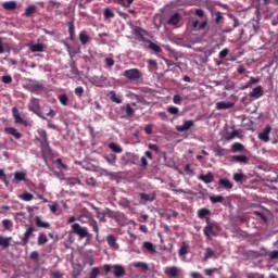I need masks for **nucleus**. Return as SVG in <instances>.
<instances>
[{
  "instance_id": "nucleus-34",
  "label": "nucleus",
  "mask_w": 278,
  "mask_h": 278,
  "mask_svg": "<svg viewBox=\"0 0 278 278\" xmlns=\"http://www.w3.org/2000/svg\"><path fill=\"white\" fill-rule=\"evenodd\" d=\"M27 174L23 173V172H15L14 173V182L18 184L21 181H25V177Z\"/></svg>"
},
{
  "instance_id": "nucleus-9",
  "label": "nucleus",
  "mask_w": 278,
  "mask_h": 278,
  "mask_svg": "<svg viewBox=\"0 0 278 278\" xmlns=\"http://www.w3.org/2000/svg\"><path fill=\"white\" fill-rule=\"evenodd\" d=\"M27 89L29 90V92H42L45 87L42 86V84H39L37 80H30L27 84Z\"/></svg>"
},
{
  "instance_id": "nucleus-33",
  "label": "nucleus",
  "mask_w": 278,
  "mask_h": 278,
  "mask_svg": "<svg viewBox=\"0 0 278 278\" xmlns=\"http://www.w3.org/2000/svg\"><path fill=\"white\" fill-rule=\"evenodd\" d=\"M103 159L105 160V162H108V164H110L111 166H114V164H116V154L114 153H110L108 155H104Z\"/></svg>"
},
{
  "instance_id": "nucleus-20",
  "label": "nucleus",
  "mask_w": 278,
  "mask_h": 278,
  "mask_svg": "<svg viewBox=\"0 0 278 278\" xmlns=\"http://www.w3.org/2000/svg\"><path fill=\"white\" fill-rule=\"evenodd\" d=\"M35 225L40 229H49V227H51V224H49V222H42V217L40 216L35 217Z\"/></svg>"
},
{
  "instance_id": "nucleus-27",
  "label": "nucleus",
  "mask_w": 278,
  "mask_h": 278,
  "mask_svg": "<svg viewBox=\"0 0 278 278\" xmlns=\"http://www.w3.org/2000/svg\"><path fill=\"white\" fill-rule=\"evenodd\" d=\"M181 21V15L178 12L172 14L167 21L168 25H177Z\"/></svg>"
},
{
  "instance_id": "nucleus-6",
  "label": "nucleus",
  "mask_w": 278,
  "mask_h": 278,
  "mask_svg": "<svg viewBox=\"0 0 278 278\" xmlns=\"http://www.w3.org/2000/svg\"><path fill=\"white\" fill-rule=\"evenodd\" d=\"M34 231H38V229H36V227L34 226H29L26 231L23 235V238L21 239V242L23 245L28 244L29 243V239L34 238Z\"/></svg>"
},
{
  "instance_id": "nucleus-51",
  "label": "nucleus",
  "mask_w": 278,
  "mask_h": 278,
  "mask_svg": "<svg viewBox=\"0 0 278 278\" xmlns=\"http://www.w3.org/2000/svg\"><path fill=\"white\" fill-rule=\"evenodd\" d=\"M103 16L105 20L114 18V12L110 8L104 9Z\"/></svg>"
},
{
  "instance_id": "nucleus-15",
  "label": "nucleus",
  "mask_w": 278,
  "mask_h": 278,
  "mask_svg": "<svg viewBox=\"0 0 278 278\" xmlns=\"http://www.w3.org/2000/svg\"><path fill=\"white\" fill-rule=\"evenodd\" d=\"M112 270L114 277H125V267H123V265H113Z\"/></svg>"
},
{
  "instance_id": "nucleus-1",
  "label": "nucleus",
  "mask_w": 278,
  "mask_h": 278,
  "mask_svg": "<svg viewBox=\"0 0 278 278\" xmlns=\"http://www.w3.org/2000/svg\"><path fill=\"white\" fill-rule=\"evenodd\" d=\"M38 135L39 138H37V140L40 143L42 160L45 161V164L49 166V161H47V159L51 157V155H53V152L51 151V146H49V137L47 135V130L39 129Z\"/></svg>"
},
{
  "instance_id": "nucleus-14",
  "label": "nucleus",
  "mask_w": 278,
  "mask_h": 278,
  "mask_svg": "<svg viewBox=\"0 0 278 278\" xmlns=\"http://www.w3.org/2000/svg\"><path fill=\"white\" fill-rule=\"evenodd\" d=\"M38 12V7L30 4L25 9V12L23 13V16L26 18H31L34 15Z\"/></svg>"
},
{
  "instance_id": "nucleus-11",
  "label": "nucleus",
  "mask_w": 278,
  "mask_h": 278,
  "mask_svg": "<svg viewBox=\"0 0 278 278\" xmlns=\"http://www.w3.org/2000/svg\"><path fill=\"white\" fill-rule=\"evenodd\" d=\"M164 274H165L167 277L177 278V277H179V267H177V266H169V267H166V268L164 269Z\"/></svg>"
},
{
  "instance_id": "nucleus-39",
  "label": "nucleus",
  "mask_w": 278,
  "mask_h": 278,
  "mask_svg": "<svg viewBox=\"0 0 278 278\" xmlns=\"http://www.w3.org/2000/svg\"><path fill=\"white\" fill-rule=\"evenodd\" d=\"M212 214V211L210 208L202 207L198 211V218H205V216H210Z\"/></svg>"
},
{
  "instance_id": "nucleus-64",
  "label": "nucleus",
  "mask_w": 278,
  "mask_h": 278,
  "mask_svg": "<svg viewBox=\"0 0 278 278\" xmlns=\"http://www.w3.org/2000/svg\"><path fill=\"white\" fill-rule=\"evenodd\" d=\"M269 260H278V250H274V251L269 254Z\"/></svg>"
},
{
  "instance_id": "nucleus-50",
  "label": "nucleus",
  "mask_w": 278,
  "mask_h": 278,
  "mask_svg": "<svg viewBox=\"0 0 278 278\" xmlns=\"http://www.w3.org/2000/svg\"><path fill=\"white\" fill-rule=\"evenodd\" d=\"M143 247H144V249H147V251H149L150 253H155V245H153L152 242L146 241V242H143Z\"/></svg>"
},
{
  "instance_id": "nucleus-59",
  "label": "nucleus",
  "mask_w": 278,
  "mask_h": 278,
  "mask_svg": "<svg viewBox=\"0 0 278 278\" xmlns=\"http://www.w3.org/2000/svg\"><path fill=\"white\" fill-rule=\"evenodd\" d=\"M185 173H187L189 177H194V169L190 167V164L185 165Z\"/></svg>"
},
{
  "instance_id": "nucleus-10",
  "label": "nucleus",
  "mask_w": 278,
  "mask_h": 278,
  "mask_svg": "<svg viewBox=\"0 0 278 278\" xmlns=\"http://www.w3.org/2000/svg\"><path fill=\"white\" fill-rule=\"evenodd\" d=\"M192 127H194V121L187 119L184 122V125L176 126V131H180V132L188 131L192 129Z\"/></svg>"
},
{
  "instance_id": "nucleus-62",
  "label": "nucleus",
  "mask_w": 278,
  "mask_h": 278,
  "mask_svg": "<svg viewBox=\"0 0 278 278\" xmlns=\"http://www.w3.org/2000/svg\"><path fill=\"white\" fill-rule=\"evenodd\" d=\"M48 4H49L50 8H55L56 10L60 9V5H61V3L55 1V0H50L48 2Z\"/></svg>"
},
{
  "instance_id": "nucleus-3",
  "label": "nucleus",
  "mask_w": 278,
  "mask_h": 278,
  "mask_svg": "<svg viewBox=\"0 0 278 278\" xmlns=\"http://www.w3.org/2000/svg\"><path fill=\"white\" fill-rule=\"evenodd\" d=\"M29 110L30 112L39 116V118H42V121H47V117L45 116V114H42V109H40V100H38L37 98L30 99Z\"/></svg>"
},
{
  "instance_id": "nucleus-26",
  "label": "nucleus",
  "mask_w": 278,
  "mask_h": 278,
  "mask_svg": "<svg viewBox=\"0 0 278 278\" xmlns=\"http://www.w3.org/2000/svg\"><path fill=\"white\" fill-rule=\"evenodd\" d=\"M230 108H233L232 102L219 101L216 103V110H230Z\"/></svg>"
},
{
  "instance_id": "nucleus-36",
  "label": "nucleus",
  "mask_w": 278,
  "mask_h": 278,
  "mask_svg": "<svg viewBox=\"0 0 278 278\" xmlns=\"http://www.w3.org/2000/svg\"><path fill=\"white\" fill-rule=\"evenodd\" d=\"M135 110L131 108V104H126L125 106V115L122 116V118H129L134 116Z\"/></svg>"
},
{
  "instance_id": "nucleus-8",
  "label": "nucleus",
  "mask_w": 278,
  "mask_h": 278,
  "mask_svg": "<svg viewBox=\"0 0 278 278\" xmlns=\"http://www.w3.org/2000/svg\"><path fill=\"white\" fill-rule=\"evenodd\" d=\"M270 131H273V127L267 125L263 131L258 134V140L262 142H270Z\"/></svg>"
},
{
  "instance_id": "nucleus-13",
  "label": "nucleus",
  "mask_w": 278,
  "mask_h": 278,
  "mask_svg": "<svg viewBox=\"0 0 278 278\" xmlns=\"http://www.w3.org/2000/svg\"><path fill=\"white\" fill-rule=\"evenodd\" d=\"M106 216L109 218H113V220H116V223H118L121 218H123V213L118 211H112L111 208L106 207Z\"/></svg>"
},
{
  "instance_id": "nucleus-45",
  "label": "nucleus",
  "mask_w": 278,
  "mask_h": 278,
  "mask_svg": "<svg viewBox=\"0 0 278 278\" xmlns=\"http://www.w3.org/2000/svg\"><path fill=\"white\" fill-rule=\"evenodd\" d=\"M78 38L81 45H88V41L90 40V37L86 34V31H80Z\"/></svg>"
},
{
  "instance_id": "nucleus-42",
  "label": "nucleus",
  "mask_w": 278,
  "mask_h": 278,
  "mask_svg": "<svg viewBox=\"0 0 278 278\" xmlns=\"http://www.w3.org/2000/svg\"><path fill=\"white\" fill-rule=\"evenodd\" d=\"M2 227L5 231H10V229L14 227V223L12 222V219H3Z\"/></svg>"
},
{
  "instance_id": "nucleus-53",
  "label": "nucleus",
  "mask_w": 278,
  "mask_h": 278,
  "mask_svg": "<svg viewBox=\"0 0 278 278\" xmlns=\"http://www.w3.org/2000/svg\"><path fill=\"white\" fill-rule=\"evenodd\" d=\"M20 199H22L23 201H33L34 194L29 192H24L23 194L20 195Z\"/></svg>"
},
{
  "instance_id": "nucleus-28",
  "label": "nucleus",
  "mask_w": 278,
  "mask_h": 278,
  "mask_svg": "<svg viewBox=\"0 0 278 278\" xmlns=\"http://www.w3.org/2000/svg\"><path fill=\"white\" fill-rule=\"evenodd\" d=\"M141 201L153 203L155 201V193H139Z\"/></svg>"
},
{
  "instance_id": "nucleus-18",
  "label": "nucleus",
  "mask_w": 278,
  "mask_h": 278,
  "mask_svg": "<svg viewBox=\"0 0 278 278\" xmlns=\"http://www.w3.org/2000/svg\"><path fill=\"white\" fill-rule=\"evenodd\" d=\"M249 97H252L253 99H260L261 97H264V90L262 89V86L253 88L249 93Z\"/></svg>"
},
{
  "instance_id": "nucleus-25",
  "label": "nucleus",
  "mask_w": 278,
  "mask_h": 278,
  "mask_svg": "<svg viewBox=\"0 0 278 278\" xmlns=\"http://www.w3.org/2000/svg\"><path fill=\"white\" fill-rule=\"evenodd\" d=\"M231 160L238 164H249V157L247 155H232Z\"/></svg>"
},
{
  "instance_id": "nucleus-32",
  "label": "nucleus",
  "mask_w": 278,
  "mask_h": 278,
  "mask_svg": "<svg viewBox=\"0 0 278 278\" xmlns=\"http://www.w3.org/2000/svg\"><path fill=\"white\" fill-rule=\"evenodd\" d=\"M3 10L12 11L16 9V1L11 0L2 3Z\"/></svg>"
},
{
  "instance_id": "nucleus-16",
  "label": "nucleus",
  "mask_w": 278,
  "mask_h": 278,
  "mask_svg": "<svg viewBox=\"0 0 278 278\" xmlns=\"http://www.w3.org/2000/svg\"><path fill=\"white\" fill-rule=\"evenodd\" d=\"M4 131L5 134H10V136H13L15 140H21L23 138V135L18 132V130L14 127H5Z\"/></svg>"
},
{
  "instance_id": "nucleus-44",
  "label": "nucleus",
  "mask_w": 278,
  "mask_h": 278,
  "mask_svg": "<svg viewBox=\"0 0 278 278\" xmlns=\"http://www.w3.org/2000/svg\"><path fill=\"white\" fill-rule=\"evenodd\" d=\"M188 249H190V245H188V243L184 242L178 251L179 256L184 257V255H188Z\"/></svg>"
},
{
  "instance_id": "nucleus-57",
  "label": "nucleus",
  "mask_w": 278,
  "mask_h": 278,
  "mask_svg": "<svg viewBox=\"0 0 278 278\" xmlns=\"http://www.w3.org/2000/svg\"><path fill=\"white\" fill-rule=\"evenodd\" d=\"M100 273L99 267H93L89 274V277L97 278L99 277Z\"/></svg>"
},
{
  "instance_id": "nucleus-61",
  "label": "nucleus",
  "mask_w": 278,
  "mask_h": 278,
  "mask_svg": "<svg viewBox=\"0 0 278 278\" xmlns=\"http://www.w3.org/2000/svg\"><path fill=\"white\" fill-rule=\"evenodd\" d=\"M227 55H229V49L225 48L219 52V58L220 60H225V58H227Z\"/></svg>"
},
{
  "instance_id": "nucleus-5",
  "label": "nucleus",
  "mask_w": 278,
  "mask_h": 278,
  "mask_svg": "<svg viewBox=\"0 0 278 278\" xmlns=\"http://www.w3.org/2000/svg\"><path fill=\"white\" fill-rule=\"evenodd\" d=\"M72 231L73 233H76V236H79L80 239H84L88 236V228L81 227V225L78 223L72 225Z\"/></svg>"
},
{
  "instance_id": "nucleus-2",
  "label": "nucleus",
  "mask_w": 278,
  "mask_h": 278,
  "mask_svg": "<svg viewBox=\"0 0 278 278\" xmlns=\"http://www.w3.org/2000/svg\"><path fill=\"white\" fill-rule=\"evenodd\" d=\"M206 226L204 227V236L206 238H212L216 236L218 231H220V226L216 222H212L210 217L205 218Z\"/></svg>"
},
{
  "instance_id": "nucleus-54",
  "label": "nucleus",
  "mask_w": 278,
  "mask_h": 278,
  "mask_svg": "<svg viewBox=\"0 0 278 278\" xmlns=\"http://www.w3.org/2000/svg\"><path fill=\"white\" fill-rule=\"evenodd\" d=\"M135 268H142L144 270V273H147V270H149V265H147V263L143 262H137L134 264Z\"/></svg>"
},
{
  "instance_id": "nucleus-12",
  "label": "nucleus",
  "mask_w": 278,
  "mask_h": 278,
  "mask_svg": "<svg viewBox=\"0 0 278 278\" xmlns=\"http://www.w3.org/2000/svg\"><path fill=\"white\" fill-rule=\"evenodd\" d=\"M198 179L200 181H203V184H213L214 182V174L212 172H207V174H200L198 176Z\"/></svg>"
},
{
  "instance_id": "nucleus-19",
  "label": "nucleus",
  "mask_w": 278,
  "mask_h": 278,
  "mask_svg": "<svg viewBox=\"0 0 278 278\" xmlns=\"http://www.w3.org/2000/svg\"><path fill=\"white\" fill-rule=\"evenodd\" d=\"M106 242H108L109 247H111V249H113L114 251H118L119 245L116 242V237H114V235H109L106 237Z\"/></svg>"
},
{
  "instance_id": "nucleus-4",
  "label": "nucleus",
  "mask_w": 278,
  "mask_h": 278,
  "mask_svg": "<svg viewBox=\"0 0 278 278\" xmlns=\"http://www.w3.org/2000/svg\"><path fill=\"white\" fill-rule=\"evenodd\" d=\"M124 77L130 81H138V79L142 77V72H140L138 68L126 70L124 71Z\"/></svg>"
},
{
  "instance_id": "nucleus-21",
  "label": "nucleus",
  "mask_w": 278,
  "mask_h": 278,
  "mask_svg": "<svg viewBox=\"0 0 278 278\" xmlns=\"http://www.w3.org/2000/svg\"><path fill=\"white\" fill-rule=\"evenodd\" d=\"M230 18H232L233 21V25L232 27H226L224 28L222 31L223 34H231V31H233L236 29V27H240V21H238V17L236 16H230Z\"/></svg>"
},
{
  "instance_id": "nucleus-17",
  "label": "nucleus",
  "mask_w": 278,
  "mask_h": 278,
  "mask_svg": "<svg viewBox=\"0 0 278 278\" xmlns=\"http://www.w3.org/2000/svg\"><path fill=\"white\" fill-rule=\"evenodd\" d=\"M96 216L100 223H108V219L105 218V216H108V208H96Z\"/></svg>"
},
{
  "instance_id": "nucleus-29",
  "label": "nucleus",
  "mask_w": 278,
  "mask_h": 278,
  "mask_svg": "<svg viewBox=\"0 0 278 278\" xmlns=\"http://www.w3.org/2000/svg\"><path fill=\"white\" fill-rule=\"evenodd\" d=\"M89 227L92 228V231H94L97 238H99V224L96 222L94 218H90L88 222Z\"/></svg>"
},
{
  "instance_id": "nucleus-35",
  "label": "nucleus",
  "mask_w": 278,
  "mask_h": 278,
  "mask_svg": "<svg viewBox=\"0 0 278 278\" xmlns=\"http://www.w3.org/2000/svg\"><path fill=\"white\" fill-rule=\"evenodd\" d=\"M11 241L12 237L0 236V247H3V249H8V247H10Z\"/></svg>"
},
{
  "instance_id": "nucleus-60",
  "label": "nucleus",
  "mask_w": 278,
  "mask_h": 278,
  "mask_svg": "<svg viewBox=\"0 0 278 278\" xmlns=\"http://www.w3.org/2000/svg\"><path fill=\"white\" fill-rule=\"evenodd\" d=\"M74 94H76V97H84V87H76L74 90Z\"/></svg>"
},
{
  "instance_id": "nucleus-55",
  "label": "nucleus",
  "mask_w": 278,
  "mask_h": 278,
  "mask_svg": "<svg viewBox=\"0 0 278 278\" xmlns=\"http://www.w3.org/2000/svg\"><path fill=\"white\" fill-rule=\"evenodd\" d=\"M167 112H169V114H173L174 116H179V108L177 106H168Z\"/></svg>"
},
{
  "instance_id": "nucleus-31",
  "label": "nucleus",
  "mask_w": 278,
  "mask_h": 278,
  "mask_svg": "<svg viewBox=\"0 0 278 278\" xmlns=\"http://www.w3.org/2000/svg\"><path fill=\"white\" fill-rule=\"evenodd\" d=\"M148 45H149L148 49H150L151 51H154V53H162V48L155 42L148 39Z\"/></svg>"
},
{
  "instance_id": "nucleus-41",
  "label": "nucleus",
  "mask_w": 278,
  "mask_h": 278,
  "mask_svg": "<svg viewBox=\"0 0 278 278\" xmlns=\"http://www.w3.org/2000/svg\"><path fill=\"white\" fill-rule=\"evenodd\" d=\"M109 97L113 103H123V99L116 94V91H110Z\"/></svg>"
},
{
  "instance_id": "nucleus-24",
  "label": "nucleus",
  "mask_w": 278,
  "mask_h": 278,
  "mask_svg": "<svg viewBox=\"0 0 278 278\" xmlns=\"http://www.w3.org/2000/svg\"><path fill=\"white\" fill-rule=\"evenodd\" d=\"M227 149L220 147V146H217L215 148H213V153L216 155V157H223L227 154Z\"/></svg>"
},
{
  "instance_id": "nucleus-46",
  "label": "nucleus",
  "mask_w": 278,
  "mask_h": 278,
  "mask_svg": "<svg viewBox=\"0 0 278 278\" xmlns=\"http://www.w3.org/2000/svg\"><path fill=\"white\" fill-rule=\"evenodd\" d=\"M116 3H118V5H122V8H131V3H134V0H113Z\"/></svg>"
},
{
  "instance_id": "nucleus-47",
  "label": "nucleus",
  "mask_w": 278,
  "mask_h": 278,
  "mask_svg": "<svg viewBox=\"0 0 278 278\" xmlns=\"http://www.w3.org/2000/svg\"><path fill=\"white\" fill-rule=\"evenodd\" d=\"M211 257H214V250H212V248H206L203 262H207Z\"/></svg>"
},
{
  "instance_id": "nucleus-23",
  "label": "nucleus",
  "mask_w": 278,
  "mask_h": 278,
  "mask_svg": "<svg viewBox=\"0 0 278 278\" xmlns=\"http://www.w3.org/2000/svg\"><path fill=\"white\" fill-rule=\"evenodd\" d=\"M67 26L70 40H75V17H73L72 21L67 23Z\"/></svg>"
},
{
  "instance_id": "nucleus-38",
  "label": "nucleus",
  "mask_w": 278,
  "mask_h": 278,
  "mask_svg": "<svg viewBox=\"0 0 278 278\" xmlns=\"http://www.w3.org/2000/svg\"><path fill=\"white\" fill-rule=\"evenodd\" d=\"M232 179L237 184H242V181H244V179H247V176L244 175V173H235L232 176Z\"/></svg>"
},
{
  "instance_id": "nucleus-63",
  "label": "nucleus",
  "mask_w": 278,
  "mask_h": 278,
  "mask_svg": "<svg viewBox=\"0 0 278 278\" xmlns=\"http://www.w3.org/2000/svg\"><path fill=\"white\" fill-rule=\"evenodd\" d=\"M11 81H12V76H10V75H4L1 77L2 84H10Z\"/></svg>"
},
{
  "instance_id": "nucleus-30",
  "label": "nucleus",
  "mask_w": 278,
  "mask_h": 278,
  "mask_svg": "<svg viewBox=\"0 0 278 278\" xmlns=\"http://www.w3.org/2000/svg\"><path fill=\"white\" fill-rule=\"evenodd\" d=\"M30 51L33 53H42V51H45V45L34 43V45L30 46Z\"/></svg>"
},
{
  "instance_id": "nucleus-56",
  "label": "nucleus",
  "mask_w": 278,
  "mask_h": 278,
  "mask_svg": "<svg viewBox=\"0 0 278 278\" xmlns=\"http://www.w3.org/2000/svg\"><path fill=\"white\" fill-rule=\"evenodd\" d=\"M119 205H122V207H131V201H129L127 198H123L119 201Z\"/></svg>"
},
{
  "instance_id": "nucleus-37",
  "label": "nucleus",
  "mask_w": 278,
  "mask_h": 278,
  "mask_svg": "<svg viewBox=\"0 0 278 278\" xmlns=\"http://www.w3.org/2000/svg\"><path fill=\"white\" fill-rule=\"evenodd\" d=\"M232 153H240V151H244V144L240 142H235L231 144Z\"/></svg>"
},
{
  "instance_id": "nucleus-52",
  "label": "nucleus",
  "mask_w": 278,
  "mask_h": 278,
  "mask_svg": "<svg viewBox=\"0 0 278 278\" xmlns=\"http://www.w3.org/2000/svg\"><path fill=\"white\" fill-rule=\"evenodd\" d=\"M236 136H240V132L238 130H232L231 132H229L225 136V140H227V141L233 140V138H236Z\"/></svg>"
},
{
  "instance_id": "nucleus-22",
  "label": "nucleus",
  "mask_w": 278,
  "mask_h": 278,
  "mask_svg": "<svg viewBox=\"0 0 278 278\" xmlns=\"http://www.w3.org/2000/svg\"><path fill=\"white\" fill-rule=\"evenodd\" d=\"M218 184L225 190H231L233 188V182L227 178H220Z\"/></svg>"
},
{
  "instance_id": "nucleus-43",
  "label": "nucleus",
  "mask_w": 278,
  "mask_h": 278,
  "mask_svg": "<svg viewBox=\"0 0 278 278\" xmlns=\"http://www.w3.org/2000/svg\"><path fill=\"white\" fill-rule=\"evenodd\" d=\"M109 149H111V151H113V153H123V148L119 144L114 143V142H111L109 144Z\"/></svg>"
},
{
  "instance_id": "nucleus-40",
  "label": "nucleus",
  "mask_w": 278,
  "mask_h": 278,
  "mask_svg": "<svg viewBox=\"0 0 278 278\" xmlns=\"http://www.w3.org/2000/svg\"><path fill=\"white\" fill-rule=\"evenodd\" d=\"M49 242V238H47V235L40 232L37 239V244L39 247H42V244H47Z\"/></svg>"
},
{
  "instance_id": "nucleus-58",
  "label": "nucleus",
  "mask_w": 278,
  "mask_h": 278,
  "mask_svg": "<svg viewBox=\"0 0 278 278\" xmlns=\"http://www.w3.org/2000/svg\"><path fill=\"white\" fill-rule=\"evenodd\" d=\"M254 216H260L261 219L264 222V223H267L268 222V217H266V215H264V213L260 212V211H254L253 212Z\"/></svg>"
},
{
  "instance_id": "nucleus-7",
  "label": "nucleus",
  "mask_w": 278,
  "mask_h": 278,
  "mask_svg": "<svg viewBox=\"0 0 278 278\" xmlns=\"http://www.w3.org/2000/svg\"><path fill=\"white\" fill-rule=\"evenodd\" d=\"M12 115L17 125H23L24 127H27V125H29V122H27V119H23V117H21V113H18V109L16 106L12 109Z\"/></svg>"
},
{
  "instance_id": "nucleus-49",
  "label": "nucleus",
  "mask_w": 278,
  "mask_h": 278,
  "mask_svg": "<svg viewBox=\"0 0 278 278\" xmlns=\"http://www.w3.org/2000/svg\"><path fill=\"white\" fill-rule=\"evenodd\" d=\"M58 99L61 105H68V96H66L65 93L59 94Z\"/></svg>"
},
{
  "instance_id": "nucleus-48",
  "label": "nucleus",
  "mask_w": 278,
  "mask_h": 278,
  "mask_svg": "<svg viewBox=\"0 0 278 278\" xmlns=\"http://www.w3.org/2000/svg\"><path fill=\"white\" fill-rule=\"evenodd\" d=\"M210 201L211 203H223V201H225V198L223 195H211L210 197Z\"/></svg>"
}]
</instances>
